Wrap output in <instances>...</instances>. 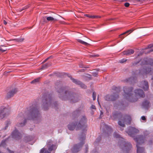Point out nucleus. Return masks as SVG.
Masks as SVG:
<instances>
[{
	"instance_id": "obj_40",
	"label": "nucleus",
	"mask_w": 153,
	"mask_h": 153,
	"mask_svg": "<svg viewBox=\"0 0 153 153\" xmlns=\"http://www.w3.org/2000/svg\"><path fill=\"white\" fill-rule=\"evenodd\" d=\"M85 15L88 17L92 19V16L89 15L88 14H85Z\"/></svg>"
},
{
	"instance_id": "obj_7",
	"label": "nucleus",
	"mask_w": 153,
	"mask_h": 153,
	"mask_svg": "<svg viewBox=\"0 0 153 153\" xmlns=\"http://www.w3.org/2000/svg\"><path fill=\"white\" fill-rule=\"evenodd\" d=\"M58 93L61 94V95H62L65 98L71 99L72 101H73L74 99L75 98L72 96V94L67 91H65V88L64 87H61L58 90ZM73 102H75L76 101H72Z\"/></svg>"
},
{
	"instance_id": "obj_45",
	"label": "nucleus",
	"mask_w": 153,
	"mask_h": 153,
	"mask_svg": "<svg viewBox=\"0 0 153 153\" xmlns=\"http://www.w3.org/2000/svg\"><path fill=\"white\" fill-rule=\"evenodd\" d=\"M93 75L95 76H96L97 75V74L96 73H93Z\"/></svg>"
},
{
	"instance_id": "obj_24",
	"label": "nucleus",
	"mask_w": 153,
	"mask_h": 153,
	"mask_svg": "<svg viewBox=\"0 0 153 153\" xmlns=\"http://www.w3.org/2000/svg\"><path fill=\"white\" fill-rule=\"evenodd\" d=\"M77 41L79 42V43H81L82 44H83L85 45H89V44L87 43L86 42H85L84 41H83L80 39H77Z\"/></svg>"
},
{
	"instance_id": "obj_37",
	"label": "nucleus",
	"mask_w": 153,
	"mask_h": 153,
	"mask_svg": "<svg viewBox=\"0 0 153 153\" xmlns=\"http://www.w3.org/2000/svg\"><path fill=\"white\" fill-rule=\"evenodd\" d=\"M130 4L128 3H126L124 4L125 6L126 7H128L129 6Z\"/></svg>"
},
{
	"instance_id": "obj_43",
	"label": "nucleus",
	"mask_w": 153,
	"mask_h": 153,
	"mask_svg": "<svg viewBox=\"0 0 153 153\" xmlns=\"http://www.w3.org/2000/svg\"><path fill=\"white\" fill-rule=\"evenodd\" d=\"M7 150L10 153H14V152L13 151H11L8 148L7 149Z\"/></svg>"
},
{
	"instance_id": "obj_53",
	"label": "nucleus",
	"mask_w": 153,
	"mask_h": 153,
	"mask_svg": "<svg viewBox=\"0 0 153 153\" xmlns=\"http://www.w3.org/2000/svg\"><path fill=\"white\" fill-rule=\"evenodd\" d=\"M31 140V139H30L28 140V141H29L30 140Z\"/></svg>"
},
{
	"instance_id": "obj_35",
	"label": "nucleus",
	"mask_w": 153,
	"mask_h": 153,
	"mask_svg": "<svg viewBox=\"0 0 153 153\" xmlns=\"http://www.w3.org/2000/svg\"><path fill=\"white\" fill-rule=\"evenodd\" d=\"M17 41L18 42H22L24 40V38H20V39H17Z\"/></svg>"
},
{
	"instance_id": "obj_10",
	"label": "nucleus",
	"mask_w": 153,
	"mask_h": 153,
	"mask_svg": "<svg viewBox=\"0 0 153 153\" xmlns=\"http://www.w3.org/2000/svg\"><path fill=\"white\" fill-rule=\"evenodd\" d=\"M118 97V93L117 92L114 93L112 95H107L104 97L105 100L107 101H114Z\"/></svg>"
},
{
	"instance_id": "obj_55",
	"label": "nucleus",
	"mask_w": 153,
	"mask_h": 153,
	"mask_svg": "<svg viewBox=\"0 0 153 153\" xmlns=\"http://www.w3.org/2000/svg\"><path fill=\"white\" fill-rule=\"evenodd\" d=\"M113 19H109V20H113Z\"/></svg>"
},
{
	"instance_id": "obj_30",
	"label": "nucleus",
	"mask_w": 153,
	"mask_h": 153,
	"mask_svg": "<svg viewBox=\"0 0 153 153\" xmlns=\"http://www.w3.org/2000/svg\"><path fill=\"white\" fill-rule=\"evenodd\" d=\"M92 96L93 100H95L96 98V93L95 92H93Z\"/></svg>"
},
{
	"instance_id": "obj_29",
	"label": "nucleus",
	"mask_w": 153,
	"mask_h": 153,
	"mask_svg": "<svg viewBox=\"0 0 153 153\" xmlns=\"http://www.w3.org/2000/svg\"><path fill=\"white\" fill-rule=\"evenodd\" d=\"M114 136L116 138H119L120 137V135L115 132L114 134Z\"/></svg>"
},
{
	"instance_id": "obj_23",
	"label": "nucleus",
	"mask_w": 153,
	"mask_h": 153,
	"mask_svg": "<svg viewBox=\"0 0 153 153\" xmlns=\"http://www.w3.org/2000/svg\"><path fill=\"white\" fill-rule=\"evenodd\" d=\"M151 49L148 52L149 53L153 51V44L149 45L148 47L145 49Z\"/></svg>"
},
{
	"instance_id": "obj_36",
	"label": "nucleus",
	"mask_w": 153,
	"mask_h": 153,
	"mask_svg": "<svg viewBox=\"0 0 153 153\" xmlns=\"http://www.w3.org/2000/svg\"><path fill=\"white\" fill-rule=\"evenodd\" d=\"M99 56L98 55H90V56L91 57H98Z\"/></svg>"
},
{
	"instance_id": "obj_1",
	"label": "nucleus",
	"mask_w": 153,
	"mask_h": 153,
	"mask_svg": "<svg viewBox=\"0 0 153 153\" xmlns=\"http://www.w3.org/2000/svg\"><path fill=\"white\" fill-rule=\"evenodd\" d=\"M27 109L25 112L24 115L22 112H21L17 116V119L19 120H23V123H19L18 125V127H22L25 125L26 121V118L29 120H33L39 116V111L35 105H32Z\"/></svg>"
},
{
	"instance_id": "obj_33",
	"label": "nucleus",
	"mask_w": 153,
	"mask_h": 153,
	"mask_svg": "<svg viewBox=\"0 0 153 153\" xmlns=\"http://www.w3.org/2000/svg\"><path fill=\"white\" fill-rule=\"evenodd\" d=\"M54 146L53 145H52L51 146H50L48 148V150L50 151H52L53 150Z\"/></svg>"
},
{
	"instance_id": "obj_46",
	"label": "nucleus",
	"mask_w": 153,
	"mask_h": 153,
	"mask_svg": "<svg viewBox=\"0 0 153 153\" xmlns=\"http://www.w3.org/2000/svg\"><path fill=\"white\" fill-rule=\"evenodd\" d=\"M105 128H107V129L108 128V129L110 128L109 126H106Z\"/></svg>"
},
{
	"instance_id": "obj_18",
	"label": "nucleus",
	"mask_w": 153,
	"mask_h": 153,
	"mask_svg": "<svg viewBox=\"0 0 153 153\" xmlns=\"http://www.w3.org/2000/svg\"><path fill=\"white\" fill-rule=\"evenodd\" d=\"M140 86L143 88L145 91L147 90L149 88L148 82L146 81L143 82H141V85Z\"/></svg>"
},
{
	"instance_id": "obj_51",
	"label": "nucleus",
	"mask_w": 153,
	"mask_h": 153,
	"mask_svg": "<svg viewBox=\"0 0 153 153\" xmlns=\"http://www.w3.org/2000/svg\"><path fill=\"white\" fill-rule=\"evenodd\" d=\"M102 114H103V113H102V112H101L100 115V116L101 115H102Z\"/></svg>"
},
{
	"instance_id": "obj_16",
	"label": "nucleus",
	"mask_w": 153,
	"mask_h": 153,
	"mask_svg": "<svg viewBox=\"0 0 153 153\" xmlns=\"http://www.w3.org/2000/svg\"><path fill=\"white\" fill-rule=\"evenodd\" d=\"M71 79L74 83L76 84L80 85L82 88H86V86L85 84L82 83L80 81L76 79L72 78V77H71Z\"/></svg>"
},
{
	"instance_id": "obj_13",
	"label": "nucleus",
	"mask_w": 153,
	"mask_h": 153,
	"mask_svg": "<svg viewBox=\"0 0 153 153\" xmlns=\"http://www.w3.org/2000/svg\"><path fill=\"white\" fill-rule=\"evenodd\" d=\"M11 135L13 138L16 140H18L21 138V134L16 129L13 131L11 134Z\"/></svg>"
},
{
	"instance_id": "obj_31",
	"label": "nucleus",
	"mask_w": 153,
	"mask_h": 153,
	"mask_svg": "<svg viewBox=\"0 0 153 153\" xmlns=\"http://www.w3.org/2000/svg\"><path fill=\"white\" fill-rule=\"evenodd\" d=\"M127 60L126 59H121V60H120L119 61V62H120V63H123L124 62H126Z\"/></svg>"
},
{
	"instance_id": "obj_20",
	"label": "nucleus",
	"mask_w": 153,
	"mask_h": 153,
	"mask_svg": "<svg viewBox=\"0 0 153 153\" xmlns=\"http://www.w3.org/2000/svg\"><path fill=\"white\" fill-rule=\"evenodd\" d=\"M134 52V51L132 49H129L126 51H124L123 52V54L124 55L126 56H129L133 54Z\"/></svg>"
},
{
	"instance_id": "obj_25",
	"label": "nucleus",
	"mask_w": 153,
	"mask_h": 153,
	"mask_svg": "<svg viewBox=\"0 0 153 153\" xmlns=\"http://www.w3.org/2000/svg\"><path fill=\"white\" fill-rule=\"evenodd\" d=\"M40 153H50V152L47 150L46 149L43 148L41 150Z\"/></svg>"
},
{
	"instance_id": "obj_44",
	"label": "nucleus",
	"mask_w": 153,
	"mask_h": 153,
	"mask_svg": "<svg viewBox=\"0 0 153 153\" xmlns=\"http://www.w3.org/2000/svg\"><path fill=\"white\" fill-rule=\"evenodd\" d=\"M51 56H50L48 58H47L46 59H45V60L43 62H46L48 59H49L50 58H51Z\"/></svg>"
},
{
	"instance_id": "obj_52",
	"label": "nucleus",
	"mask_w": 153,
	"mask_h": 153,
	"mask_svg": "<svg viewBox=\"0 0 153 153\" xmlns=\"http://www.w3.org/2000/svg\"><path fill=\"white\" fill-rule=\"evenodd\" d=\"M139 62H136V63H135V65H136V64H137Z\"/></svg>"
},
{
	"instance_id": "obj_41",
	"label": "nucleus",
	"mask_w": 153,
	"mask_h": 153,
	"mask_svg": "<svg viewBox=\"0 0 153 153\" xmlns=\"http://www.w3.org/2000/svg\"><path fill=\"white\" fill-rule=\"evenodd\" d=\"M10 124V122H8V123H7V125L5 127V128H4V129L5 130L7 129V128L8 127V125H9V124Z\"/></svg>"
},
{
	"instance_id": "obj_2",
	"label": "nucleus",
	"mask_w": 153,
	"mask_h": 153,
	"mask_svg": "<svg viewBox=\"0 0 153 153\" xmlns=\"http://www.w3.org/2000/svg\"><path fill=\"white\" fill-rule=\"evenodd\" d=\"M132 90L133 88L131 87L129 88L125 87L123 88V91L125 93L124 96V98L128 101L134 102H136L138 98L145 97V94L142 90L140 89L135 90L134 95L131 93Z\"/></svg>"
},
{
	"instance_id": "obj_3",
	"label": "nucleus",
	"mask_w": 153,
	"mask_h": 153,
	"mask_svg": "<svg viewBox=\"0 0 153 153\" xmlns=\"http://www.w3.org/2000/svg\"><path fill=\"white\" fill-rule=\"evenodd\" d=\"M87 120L85 116H82L80 117L78 123H72L69 124L68 126V128L70 130H73L76 128V130H82L84 131L87 128Z\"/></svg>"
},
{
	"instance_id": "obj_50",
	"label": "nucleus",
	"mask_w": 153,
	"mask_h": 153,
	"mask_svg": "<svg viewBox=\"0 0 153 153\" xmlns=\"http://www.w3.org/2000/svg\"><path fill=\"white\" fill-rule=\"evenodd\" d=\"M85 139V137L84 136L82 138V140H84Z\"/></svg>"
},
{
	"instance_id": "obj_8",
	"label": "nucleus",
	"mask_w": 153,
	"mask_h": 153,
	"mask_svg": "<svg viewBox=\"0 0 153 153\" xmlns=\"http://www.w3.org/2000/svg\"><path fill=\"white\" fill-rule=\"evenodd\" d=\"M10 110L4 106H2L0 107V119H1L10 113Z\"/></svg>"
},
{
	"instance_id": "obj_38",
	"label": "nucleus",
	"mask_w": 153,
	"mask_h": 153,
	"mask_svg": "<svg viewBox=\"0 0 153 153\" xmlns=\"http://www.w3.org/2000/svg\"><path fill=\"white\" fill-rule=\"evenodd\" d=\"M100 17L98 16H92V19L98 18Z\"/></svg>"
},
{
	"instance_id": "obj_21",
	"label": "nucleus",
	"mask_w": 153,
	"mask_h": 153,
	"mask_svg": "<svg viewBox=\"0 0 153 153\" xmlns=\"http://www.w3.org/2000/svg\"><path fill=\"white\" fill-rule=\"evenodd\" d=\"M149 102L147 100H145L142 103L143 107L145 108H147L149 106Z\"/></svg>"
},
{
	"instance_id": "obj_48",
	"label": "nucleus",
	"mask_w": 153,
	"mask_h": 153,
	"mask_svg": "<svg viewBox=\"0 0 153 153\" xmlns=\"http://www.w3.org/2000/svg\"><path fill=\"white\" fill-rule=\"evenodd\" d=\"M59 97H60V98H62V100H66V99H64L63 98H62V97H61V96H59Z\"/></svg>"
},
{
	"instance_id": "obj_34",
	"label": "nucleus",
	"mask_w": 153,
	"mask_h": 153,
	"mask_svg": "<svg viewBox=\"0 0 153 153\" xmlns=\"http://www.w3.org/2000/svg\"><path fill=\"white\" fill-rule=\"evenodd\" d=\"M28 7H29V6H25V7H23L22 8V9H21L20 11V12H21V11H22L23 10H25V9H27L28 8Z\"/></svg>"
},
{
	"instance_id": "obj_58",
	"label": "nucleus",
	"mask_w": 153,
	"mask_h": 153,
	"mask_svg": "<svg viewBox=\"0 0 153 153\" xmlns=\"http://www.w3.org/2000/svg\"><path fill=\"white\" fill-rule=\"evenodd\" d=\"M124 37H123L122 38V39H123Z\"/></svg>"
},
{
	"instance_id": "obj_17",
	"label": "nucleus",
	"mask_w": 153,
	"mask_h": 153,
	"mask_svg": "<svg viewBox=\"0 0 153 153\" xmlns=\"http://www.w3.org/2000/svg\"><path fill=\"white\" fill-rule=\"evenodd\" d=\"M46 19L48 22H55L57 21V19L51 16L43 17L42 19L43 20V21H45Z\"/></svg>"
},
{
	"instance_id": "obj_32",
	"label": "nucleus",
	"mask_w": 153,
	"mask_h": 153,
	"mask_svg": "<svg viewBox=\"0 0 153 153\" xmlns=\"http://www.w3.org/2000/svg\"><path fill=\"white\" fill-rule=\"evenodd\" d=\"M7 49H3L1 47V46H0V51H2V52L5 51H7Z\"/></svg>"
},
{
	"instance_id": "obj_42",
	"label": "nucleus",
	"mask_w": 153,
	"mask_h": 153,
	"mask_svg": "<svg viewBox=\"0 0 153 153\" xmlns=\"http://www.w3.org/2000/svg\"><path fill=\"white\" fill-rule=\"evenodd\" d=\"M141 119H142V120H146V117L144 116H142L141 117Z\"/></svg>"
},
{
	"instance_id": "obj_49",
	"label": "nucleus",
	"mask_w": 153,
	"mask_h": 153,
	"mask_svg": "<svg viewBox=\"0 0 153 153\" xmlns=\"http://www.w3.org/2000/svg\"><path fill=\"white\" fill-rule=\"evenodd\" d=\"M53 104L54 105V106H56V105H55L56 104V103L55 102V103H54Z\"/></svg>"
},
{
	"instance_id": "obj_11",
	"label": "nucleus",
	"mask_w": 153,
	"mask_h": 153,
	"mask_svg": "<svg viewBox=\"0 0 153 153\" xmlns=\"http://www.w3.org/2000/svg\"><path fill=\"white\" fill-rule=\"evenodd\" d=\"M139 131L138 129L131 127H130L128 131H126L127 133L131 137H133L135 134L138 133Z\"/></svg>"
},
{
	"instance_id": "obj_54",
	"label": "nucleus",
	"mask_w": 153,
	"mask_h": 153,
	"mask_svg": "<svg viewBox=\"0 0 153 153\" xmlns=\"http://www.w3.org/2000/svg\"><path fill=\"white\" fill-rule=\"evenodd\" d=\"M120 129H121V130H123V128H120Z\"/></svg>"
},
{
	"instance_id": "obj_22",
	"label": "nucleus",
	"mask_w": 153,
	"mask_h": 153,
	"mask_svg": "<svg viewBox=\"0 0 153 153\" xmlns=\"http://www.w3.org/2000/svg\"><path fill=\"white\" fill-rule=\"evenodd\" d=\"M51 65V63H48L42 65L41 68V69H44L47 68L48 67H49Z\"/></svg>"
},
{
	"instance_id": "obj_39",
	"label": "nucleus",
	"mask_w": 153,
	"mask_h": 153,
	"mask_svg": "<svg viewBox=\"0 0 153 153\" xmlns=\"http://www.w3.org/2000/svg\"><path fill=\"white\" fill-rule=\"evenodd\" d=\"M91 108L92 109H96L95 106L93 105H91Z\"/></svg>"
},
{
	"instance_id": "obj_12",
	"label": "nucleus",
	"mask_w": 153,
	"mask_h": 153,
	"mask_svg": "<svg viewBox=\"0 0 153 153\" xmlns=\"http://www.w3.org/2000/svg\"><path fill=\"white\" fill-rule=\"evenodd\" d=\"M121 143L122 145H123V147L121 146V148L124 151H126L127 152V151L131 149L132 147L131 146L130 143H126L125 141L123 140Z\"/></svg>"
},
{
	"instance_id": "obj_19",
	"label": "nucleus",
	"mask_w": 153,
	"mask_h": 153,
	"mask_svg": "<svg viewBox=\"0 0 153 153\" xmlns=\"http://www.w3.org/2000/svg\"><path fill=\"white\" fill-rule=\"evenodd\" d=\"M112 116L114 119L122 117L121 114L117 111H114L112 113Z\"/></svg>"
},
{
	"instance_id": "obj_28",
	"label": "nucleus",
	"mask_w": 153,
	"mask_h": 153,
	"mask_svg": "<svg viewBox=\"0 0 153 153\" xmlns=\"http://www.w3.org/2000/svg\"><path fill=\"white\" fill-rule=\"evenodd\" d=\"M6 141V140H3L2 141L0 145V146H3V147H5V146L6 145V143H5V142Z\"/></svg>"
},
{
	"instance_id": "obj_56",
	"label": "nucleus",
	"mask_w": 153,
	"mask_h": 153,
	"mask_svg": "<svg viewBox=\"0 0 153 153\" xmlns=\"http://www.w3.org/2000/svg\"><path fill=\"white\" fill-rule=\"evenodd\" d=\"M131 79H132L131 78L130 79V80L131 81V82H132V81L131 80Z\"/></svg>"
},
{
	"instance_id": "obj_27",
	"label": "nucleus",
	"mask_w": 153,
	"mask_h": 153,
	"mask_svg": "<svg viewBox=\"0 0 153 153\" xmlns=\"http://www.w3.org/2000/svg\"><path fill=\"white\" fill-rule=\"evenodd\" d=\"M40 80V78L36 79L33 80H32L31 82V83H36V82H38Z\"/></svg>"
},
{
	"instance_id": "obj_5",
	"label": "nucleus",
	"mask_w": 153,
	"mask_h": 153,
	"mask_svg": "<svg viewBox=\"0 0 153 153\" xmlns=\"http://www.w3.org/2000/svg\"><path fill=\"white\" fill-rule=\"evenodd\" d=\"M146 137L143 135L138 136L134 139L137 143V153H145L144 148L140 146V145L144 143Z\"/></svg>"
},
{
	"instance_id": "obj_6",
	"label": "nucleus",
	"mask_w": 153,
	"mask_h": 153,
	"mask_svg": "<svg viewBox=\"0 0 153 153\" xmlns=\"http://www.w3.org/2000/svg\"><path fill=\"white\" fill-rule=\"evenodd\" d=\"M42 100L43 107L45 110L48 109V107L52 105L51 96L50 94L44 95Z\"/></svg>"
},
{
	"instance_id": "obj_4",
	"label": "nucleus",
	"mask_w": 153,
	"mask_h": 153,
	"mask_svg": "<svg viewBox=\"0 0 153 153\" xmlns=\"http://www.w3.org/2000/svg\"><path fill=\"white\" fill-rule=\"evenodd\" d=\"M139 74L143 76L147 74L152 75L153 74V61L140 70Z\"/></svg>"
},
{
	"instance_id": "obj_47",
	"label": "nucleus",
	"mask_w": 153,
	"mask_h": 153,
	"mask_svg": "<svg viewBox=\"0 0 153 153\" xmlns=\"http://www.w3.org/2000/svg\"><path fill=\"white\" fill-rule=\"evenodd\" d=\"M4 23L5 25L7 24V22L5 20H4Z\"/></svg>"
},
{
	"instance_id": "obj_26",
	"label": "nucleus",
	"mask_w": 153,
	"mask_h": 153,
	"mask_svg": "<svg viewBox=\"0 0 153 153\" xmlns=\"http://www.w3.org/2000/svg\"><path fill=\"white\" fill-rule=\"evenodd\" d=\"M134 30H133V29H130V30H128L127 31H126V32L121 34L120 36H121L122 35H124V34H125L127 33H131Z\"/></svg>"
},
{
	"instance_id": "obj_9",
	"label": "nucleus",
	"mask_w": 153,
	"mask_h": 153,
	"mask_svg": "<svg viewBox=\"0 0 153 153\" xmlns=\"http://www.w3.org/2000/svg\"><path fill=\"white\" fill-rule=\"evenodd\" d=\"M122 122L121 121H119L118 122V124L122 127H125V125L124 123L127 124H130L131 121V117L128 115H126L123 117V119H122Z\"/></svg>"
},
{
	"instance_id": "obj_14",
	"label": "nucleus",
	"mask_w": 153,
	"mask_h": 153,
	"mask_svg": "<svg viewBox=\"0 0 153 153\" xmlns=\"http://www.w3.org/2000/svg\"><path fill=\"white\" fill-rule=\"evenodd\" d=\"M84 144L83 142L82 141L81 143L74 145L72 149V151L74 153L78 152L79 150V149L82 147L83 144Z\"/></svg>"
},
{
	"instance_id": "obj_57",
	"label": "nucleus",
	"mask_w": 153,
	"mask_h": 153,
	"mask_svg": "<svg viewBox=\"0 0 153 153\" xmlns=\"http://www.w3.org/2000/svg\"><path fill=\"white\" fill-rule=\"evenodd\" d=\"M1 46L3 47V46H4V45H1Z\"/></svg>"
},
{
	"instance_id": "obj_59",
	"label": "nucleus",
	"mask_w": 153,
	"mask_h": 153,
	"mask_svg": "<svg viewBox=\"0 0 153 153\" xmlns=\"http://www.w3.org/2000/svg\"><path fill=\"white\" fill-rule=\"evenodd\" d=\"M0 153H1V152L0 151Z\"/></svg>"
},
{
	"instance_id": "obj_15",
	"label": "nucleus",
	"mask_w": 153,
	"mask_h": 153,
	"mask_svg": "<svg viewBox=\"0 0 153 153\" xmlns=\"http://www.w3.org/2000/svg\"><path fill=\"white\" fill-rule=\"evenodd\" d=\"M18 91V90L17 88H15L12 89L10 91L7 93L6 97L7 99L13 97L14 94H16Z\"/></svg>"
}]
</instances>
